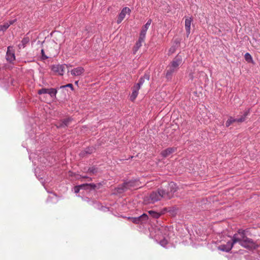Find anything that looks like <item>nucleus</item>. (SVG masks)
I'll return each mask as SVG.
<instances>
[{"label": "nucleus", "instance_id": "1", "mask_svg": "<svg viewBox=\"0 0 260 260\" xmlns=\"http://www.w3.org/2000/svg\"><path fill=\"white\" fill-rule=\"evenodd\" d=\"M176 191V184L173 182H171L165 188L161 187L156 191L151 192L145 198L144 202L146 204H153L160 201L162 198L170 199L173 197Z\"/></svg>", "mask_w": 260, "mask_h": 260}, {"label": "nucleus", "instance_id": "2", "mask_svg": "<svg viewBox=\"0 0 260 260\" xmlns=\"http://www.w3.org/2000/svg\"><path fill=\"white\" fill-rule=\"evenodd\" d=\"M247 231L243 229H239L232 237V240L234 244L239 243L241 246L247 248L252 249L255 247L254 241L246 236Z\"/></svg>", "mask_w": 260, "mask_h": 260}, {"label": "nucleus", "instance_id": "3", "mask_svg": "<svg viewBox=\"0 0 260 260\" xmlns=\"http://www.w3.org/2000/svg\"><path fill=\"white\" fill-rule=\"evenodd\" d=\"M159 231L162 234V239L158 243L162 247L168 248L172 245L170 240L171 235L172 234L167 227L161 226Z\"/></svg>", "mask_w": 260, "mask_h": 260}, {"label": "nucleus", "instance_id": "4", "mask_svg": "<svg viewBox=\"0 0 260 260\" xmlns=\"http://www.w3.org/2000/svg\"><path fill=\"white\" fill-rule=\"evenodd\" d=\"M57 93V89L54 88H42L38 91V93L39 95L48 94L52 100H54L56 98V94Z\"/></svg>", "mask_w": 260, "mask_h": 260}, {"label": "nucleus", "instance_id": "5", "mask_svg": "<svg viewBox=\"0 0 260 260\" xmlns=\"http://www.w3.org/2000/svg\"><path fill=\"white\" fill-rule=\"evenodd\" d=\"M127 219L134 223L143 224L147 222L148 217L146 214L143 213L142 215L138 217H127Z\"/></svg>", "mask_w": 260, "mask_h": 260}, {"label": "nucleus", "instance_id": "6", "mask_svg": "<svg viewBox=\"0 0 260 260\" xmlns=\"http://www.w3.org/2000/svg\"><path fill=\"white\" fill-rule=\"evenodd\" d=\"M182 63V57L181 55L177 54L172 60V61L169 63V66L175 69L178 70L179 68V66Z\"/></svg>", "mask_w": 260, "mask_h": 260}, {"label": "nucleus", "instance_id": "7", "mask_svg": "<svg viewBox=\"0 0 260 260\" xmlns=\"http://www.w3.org/2000/svg\"><path fill=\"white\" fill-rule=\"evenodd\" d=\"M131 12V9L128 7L123 8L119 14L117 20V23L120 24L125 17L126 14L130 15Z\"/></svg>", "mask_w": 260, "mask_h": 260}, {"label": "nucleus", "instance_id": "8", "mask_svg": "<svg viewBox=\"0 0 260 260\" xmlns=\"http://www.w3.org/2000/svg\"><path fill=\"white\" fill-rule=\"evenodd\" d=\"M6 57L7 60L9 62H12L15 60V51L12 47H8Z\"/></svg>", "mask_w": 260, "mask_h": 260}, {"label": "nucleus", "instance_id": "9", "mask_svg": "<svg viewBox=\"0 0 260 260\" xmlns=\"http://www.w3.org/2000/svg\"><path fill=\"white\" fill-rule=\"evenodd\" d=\"M101 185V183H98L97 184L94 183H84L81 185H79V186L80 188V189H94L96 187H98V188H100V186Z\"/></svg>", "mask_w": 260, "mask_h": 260}, {"label": "nucleus", "instance_id": "10", "mask_svg": "<svg viewBox=\"0 0 260 260\" xmlns=\"http://www.w3.org/2000/svg\"><path fill=\"white\" fill-rule=\"evenodd\" d=\"M234 243L232 241H228L225 244H221L218 247V249L222 251L229 252L233 247Z\"/></svg>", "mask_w": 260, "mask_h": 260}, {"label": "nucleus", "instance_id": "11", "mask_svg": "<svg viewBox=\"0 0 260 260\" xmlns=\"http://www.w3.org/2000/svg\"><path fill=\"white\" fill-rule=\"evenodd\" d=\"M51 70L59 75H63L64 72V67L62 64L53 65Z\"/></svg>", "mask_w": 260, "mask_h": 260}, {"label": "nucleus", "instance_id": "12", "mask_svg": "<svg viewBox=\"0 0 260 260\" xmlns=\"http://www.w3.org/2000/svg\"><path fill=\"white\" fill-rule=\"evenodd\" d=\"M177 70L171 67L169 65L168 66V69L166 71V78L167 79V81H171L172 79V76L173 74L177 72Z\"/></svg>", "mask_w": 260, "mask_h": 260}, {"label": "nucleus", "instance_id": "13", "mask_svg": "<svg viewBox=\"0 0 260 260\" xmlns=\"http://www.w3.org/2000/svg\"><path fill=\"white\" fill-rule=\"evenodd\" d=\"M192 18L191 17H187L185 21V27L186 31L187 37H188L190 33V26L192 22Z\"/></svg>", "mask_w": 260, "mask_h": 260}, {"label": "nucleus", "instance_id": "14", "mask_svg": "<svg viewBox=\"0 0 260 260\" xmlns=\"http://www.w3.org/2000/svg\"><path fill=\"white\" fill-rule=\"evenodd\" d=\"M176 150V148L174 147H170L166 149L163 150L161 152V155L164 157H167L169 156L170 155L172 154Z\"/></svg>", "mask_w": 260, "mask_h": 260}, {"label": "nucleus", "instance_id": "15", "mask_svg": "<svg viewBox=\"0 0 260 260\" xmlns=\"http://www.w3.org/2000/svg\"><path fill=\"white\" fill-rule=\"evenodd\" d=\"M84 71L83 68L81 67H78L77 68H74L71 71V73L73 76H77L81 75Z\"/></svg>", "mask_w": 260, "mask_h": 260}, {"label": "nucleus", "instance_id": "16", "mask_svg": "<svg viewBox=\"0 0 260 260\" xmlns=\"http://www.w3.org/2000/svg\"><path fill=\"white\" fill-rule=\"evenodd\" d=\"M95 150L93 147H89L86 148L84 150L81 151L79 155L81 157H85L86 155L92 154Z\"/></svg>", "mask_w": 260, "mask_h": 260}, {"label": "nucleus", "instance_id": "17", "mask_svg": "<svg viewBox=\"0 0 260 260\" xmlns=\"http://www.w3.org/2000/svg\"><path fill=\"white\" fill-rule=\"evenodd\" d=\"M124 183L127 189H131L132 188L138 187L139 182L136 180H130Z\"/></svg>", "mask_w": 260, "mask_h": 260}, {"label": "nucleus", "instance_id": "18", "mask_svg": "<svg viewBox=\"0 0 260 260\" xmlns=\"http://www.w3.org/2000/svg\"><path fill=\"white\" fill-rule=\"evenodd\" d=\"M249 113L250 109L245 110L243 115H242L240 118H238V122L241 123L245 121L246 120V117L249 114Z\"/></svg>", "mask_w": 260, "mask_h": 260}, {"label": "nucleus", "instance_id": "19", "mask_svg": "<svg viewBox=\"0 0 260 260\" xmlns=\"http://www.w3.org/2000/svg\"><path fill=\"white\" fill-rule=\"evenodd\" d=\"M127 189L125 183L124 182L121 185H119L115 188L116 192L118 193H122L125 191Z\"/></svg>", "mask_w": 260, "mask_h": 260}, {"label": "nucleus", "instance_id": "20", "mask_svg": "<svg viewBox=\"0 0 260 260\" xmlns=\"http://www.w3.org/2000/svg\"><path fill=\"white\" fill-rule=\"evenodd\" d=\"M174 43H175V45H173L170 47L168 51V55H170L173 54L176 50L177 47L179 44V42L177 40H175Z\"/></svg>", "mask_w": 260, "mask_h": 260}, {"label": "nucleus", "instance_id": "21", "mask_svg": "<svg viewBox=\"0 0 260 260\" xmlns=\"http://www.w3.org/2000/svg\"><path fill=\"white\" fill-rule=\"evenodd\" d=\"M139 89H137L136 87L133 86L132 93L130 96V99L132 101H134L136 99L139 93Z\"/></svg>", "mask_w": 260, "mask_h": 260}, {"label": "nucleus", "instance_id": "22", "mask_svg": "<svg viewBox=\"0 0 260 260\" xmlns=\"http://www.w3.org/2000/svg\"><path fill=\"white\" fill-rule=\"evenodd\" d=\"M238 122V118H235L230 116L225 122V126L226 127L230 126L234 122Z\"/></svg>", "mask_w": 260, "mask_h": 260}, {"label": "nucleus", "instance_id": "23", "mask_svg": "<svg viewBox=\"0 0 260 260\" xmlns=\"http://www.w3.org/2000/svg\"><path fill=\"white\" fill-rule=\"evenodd\" d=\"M152 22V20L151 19H149L147 22L146 23V24L142 27V29L141 30V32H143L144 33H145L146 34L147 32V31L149 27V26L150 25L151 23Z\"/></svg>", "mask_w": 260, "mask_h": 260}, {"label": "nucleus", "instance_id": "24", "mask_svg": "<svg viewBox=\"0 0 260 260\" xmlns=\"http://www.w3.org/2000/svg\"><path fill=\"white\" fill-rule=\"evenodd\" d=\"M148 213L152 217L154 218H158L162 214V213L157 212L153 210L149 211Z\"/></svg>", "mask_w": 260, "mask_h": 260}, {"label": "nucleus", "instance_id": "25", "mask_svg": "<svg viewBox=\"0 0 260 260\" xmlns=\"http://www.w3.org/2000/svg\"><path fill=\"white\" fill-rule=\"evenodd\" d=\"M89 174H95L98 172V169L95 166L89 167L86 171Z\"/></svg>", "mask_w": 260, "mask_h": 260}, {"label": "nucleus", "instance_id": "26", "mask_svg": "<svg viewBox=\"0 0 260 260\" xmlns=\"http://www.w3.org/2000/svg\"><path fill=\"white\" fill-rule=\"evenodd\" d=\"M72 118H68L66 119H63L62 123L60 124L59 126H58V127H65L67 126L70 122L71 121Z\"/></svg>", "mask_w": 260, "mask_h": 260}, {"label": "nucleus", "instance_id": "27", "mask_svg": "<svg viewBox=\"0 0 260 260\" xmlns=\"http://www.w3.org/2000/svg\"><path fill=\"white\" fill-rule=\"evenodd\" d=\"M142 43L143 42L139 41H138L136 42V43L133 48L134 54H136V52L138 51V50L139 49V48L142 46Z\"/></svg>", "mask_w": 260, "mask_h": 260}, {"label": "nucleus", "instance_id": "28", "mask_svg": "<svg viewBox=\"0 0 260 260\" xmlns=\"http://www.w3.org/2000/svg\"><path fill=\"white\" fill-rule=\"evenodd\" d=\"M9 27V24L7 23V22H5L4 24L0 25V31H6Z\"/></svg>", "mask_w": 260, "mask_h": 260}, {"label": "nucleus", "instance_id": "29", "mask_svg": "<svg viewBox=\"0 0 260 260\" xmlns=\"http://www.w3.org/2000/svg\"><path fill=\"white\" fill-rule=\"evenodd\" d=\"M29 42V39L28 38H24L21 41V44L19 45L20 48L21 47H24L25 45Z\"/></svg>", "mask_w": 260, "mask_h": 260}, {"label": "nucleus", "instance_id": "30", "mask_svg": "<svg viewBox=\"0 0 260 260\" xmlns=\"http://www.w3.org/2000/svg\"><path fill=\"white\" fill-rule=\"evenodd\" d=\"M244 57H245V60L247 62H250L252 61V57L251 55L249 53H245V54L244 55Z\"/></svg>", "mask_w": 260, "mask_h": 260}, {"label": "nucleus", "instance_id": "31", "mask_svg": "<svg viewBox=\"0 0 260 260\" xmlns=\"http://www.w3.org/2000/svg\"><path fill=\"white\" fill-rule=\"evenodd\" d=\"M146 34L141 31L138 41L143 42L145 39Z\"/></svg>", "mask_w": 260, "mask_h": 260}, {"label": "nucleus", "instance_id": "32", "mask_svg": "<svg viewBox=\"0 0 260 260\" xmlns=\"http://www.w3.org/2000/svg\"><path fill=\"white\" fill-rule=\"evenodd\" d=\"M66 87H69V88H71V89L72 91L74 90L73 85L71 83H69V84H66L65 85L60 86L58 88L62 89V88H66Z\"/></svg>", "mask_w": 260, "mask_h": 260}, {"label": "nucleus", "instance_id": "33", "mask_svg": "<svg viewBox=\"0 0 260 260\" xmlns=\"http://www.w3.org/2000/svg\"><path fill=\"white\" fill-rule=\"evenodd\" d=\"M41 58L42 60H46L49 58L48 56L45 54V52L43 49L41 50Z\"/></svg>", "mask_w": 260, "mask_h": 260}, {"label": "nucleus", "instance_id": "34", "mask_svg": "<svg viewBox=\"0 0 260 260\" xmlns=\"http://www.w3.org/2000/svg\"><path fill=\"white\" fill-rule=\"evenodd\" d=\"M142 85L143 84L138 82V83L135 85L134 86L136 87L137 89H138L139 90Z\"/></svg>", "mask_w": 260, "mask_h": 260}, {"label": "nucleus", "instance_id": "35", "mask_svg": "<svg viewBox=\"0 0 260 260\" xmlns=\"http://www.w3.org/2000/svg\"><path fill=\"white\" fill-rule=\"evenodd\" d=\"M142 85L143 84L138 82V83L135 85L134 86L136 87L137 89H138L139 90Z\"/></svg>", "mask_w": 260, "mask_h": 260}, {"label": "nucleus", "instance_id": "36", "mask_svg": "<svg viewBox=\"0 0 260 260\" xmlns=\"http://www.w3.org/2000/svg\"><path fill=\"white\" fill-rule=\"evenodd\" d=\"M80 190V188L79 185H77V186L74 187V192H75V193H78L79 192Z\"/></svg>", "mask_w": 260, "mask_h": 260}, {"label": "nucleus", "instance_id": "37", "mask_svg": "<svg viewBox=\"0 0 260 260\" xmlns=\"http://www.w3.org/2000/svg\"><path fill=\"white\" fill-rule=\"evenodd\" d=\"M16 21V19H13L10 20L8 22H7V23L9 24V26H10L11 25L14 24Z\"/></svg>", "mask_w": 260, "mask_h": 260}, {"label": "nucleus", "instance_id": "38", "mask_svg": "<svg viewBox=\"0 0 260 260\" xmlns=\"http://www.w3.org/2000/svg\"><path fill=\"white\" fill-rule=\"evenodd\" d=\"M80 178H87V179H88V181H92V178L89 177H88L87 176H86V175H85V176H81V175L80 176Z\"/></svg>", "mask_w": 260, "mask_h": 260}, {"label": "nucleus", "instance_id": "39", "mask_svg": "<svg viewBox=\"0 0 260 260\" xmlns=\"http://www.w3.org/2000/svg\"><path fill=\"white\" fill-rule=\"evenodd\" d=\"M142 77V78H144V79H147V80H149V78H150V76H149V75L148 74H146V73H145V74H144V75L143 77Z\"/></svg>", "mask_w": 260, "mask_h": 260}, {"label": "nucleus", "instance_id": "40", "mask_svg": "<svg viewBox=\"0 0 260 260\" xmlns=\"http://www.w3.org/2000/svg\"><path fill=\"white\" fill-rule=\"evenodd\" d=\"M144 81H145V80H144V78H142V77L140 78V79L139 80V82H140L143 84Z\"/></svg>", "mask_w": 260, "mask_h": 260}, {"label": "nucleus", "instance_id": "41", "mask_svg": "<svg viewBox=\"0 0 260 260\" xmlns=\"http://www.w3.org/2000/svg\"><path fill=\"white\" fill-rule=\"evenodd\" d=\"M93 205L94 206V207H96V206H99V203L97 202H95L93 203Z\"/></svg>", "mask_w": 260, "mask_h": 260}, {"label": "nucleus", "instance_id": "42", "mask_svg": "<svg viewBox=\"0 0 260 260\" xmlns=\"http://www.w3.org/2000/svg\"><path fill=\"white\" fill-rule=\"evenodd\" d=\"M51 198L50 197H49L47 200V202H51Z\"/></svg>", "mask_w": 260, "mask_h": 260}, {"label": "nucleus", "instance_id": "43", "mask_svg": "<svg viewBox=\"0 0 260 260\" xmlns=\"http://www.w3.org/2000/svg\"><path fill=\"white\" fill-rule=\"evenodd\" d=\"M36 175H37V174H36ZM36 176L38 177V178L39 180H43V178H42V177H40V178H39V176Z\"/></svg>", "mask_w": 260, "mask_h": 260}, {"label": "nucleus", "instance_id": "44", "mask_svg": "<svg viewBox=\"0 0 260 260\" xmlns=\"http://www.w3.org/2000/svg\"><path fill=\"white\" fill-rule=\"evenodd\" d=\"M78 82H79L78 81H75V83L76 85H78Z\"/></svg>", "mask_w": 260, "mask_h": 260}]
</instances>
